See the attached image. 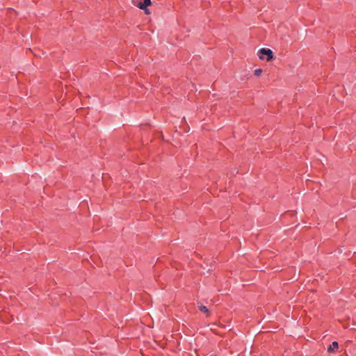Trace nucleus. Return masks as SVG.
Instances as JSON below:
<instances>
[{"mask_svg":"<svg viewBox=\"0 0 356 356\" xmlns=\"http://www.w3.org/2000/svg\"><path fill=\"white\" fill-rule=\"evenodd\" d=\"M264 56H266V61H270L273 59L274 55L271 49L267 48H261L258 51V56L259 59H265Z\"/></svg>","mask_w":356,"mask_h":356,"instance_id":"1","label":"nucleus"},{"mask_svg":"<svg viewBox=\"0 0 356 356\" xmlns=\"http://www.w3.org/2000/svg\"><path fill=\"white\" fill-rule=\"evenodd\" d=\"M339 348V345H338V343L337 341H333L332 343V344H330L329 346V347L327 348V351L329 353H332L334 352V350H337Z\"/></svg>","mask_w":356,"mask_h":356,"instance_id":"2","label":"nucleus"},{"mask_svg":"<svg viewBox=\"0 0 356 356\" xmlns=\"http://www.w3.org/2000/svg\"><path fill=\"white\" fill-rule=\"evenodd\" d=\"M199 309H200L202 312H203V313H204V314H207V316H209V311L208 308H207L206 306L201 305L200 307H199Z\"/></svg>","mask_w":356,"mask_h":356,"instance_id":"3","label":"nucleus"},{"mask_svg":"<svg viewBox=\"0 0 356 356\" xmlns=\"http://www.w3.org/2000/svg\"><path fill=\"white\" fill-rule=\"evenodd\" d=\"M137 6L141 9V10H143V9H145L146 6L143 3V2H139L137 5Z\"/></svg>","mask_w":356,"mask_h":356,"instance_id":"4","label":"nucleus"},{"mask_svg":"<svg viewBox=\"0 0 356 356\" xmlns=\"http://www.w3.org/2000/svg\"><path fill=\"white\" fill-rule=\"evenodd\" d=\"M143 3L147 7L152 5V1L151 0H143Z\"/></svg>","mask_w":356,"mask_h":356,"instance_id":"5","label":"nucleus"},{"mask_svg":"<svg viewBox=\"0 0 356 356\" xmlns=\"http://www.w3.org/2000/svg\"><path fill=\"white\" fill-rule=\"evenodd\" d=\"M262 72V70L261 69H257L254 70V74L255 76H259L261 74V73Z\"/></svg>","mask_w":356,"mask_h":356,"instance_id":"6","label":"nucleus"},{"mask_svg":"<svg viewBox=\"0 0 356 356\" xmlns=\"http://www.w3.org/2000/svg\"><path fill=\"white\" fill-rule=\"evenodd\" d=\"M143 10L145 11V13L147 14V15H149L150 14V11L146 7L145 9H143Z\"/></svg>","mask_w":356,"mask_h":356,"instance_id":"7","label":"nucleus"}]
</instances>
